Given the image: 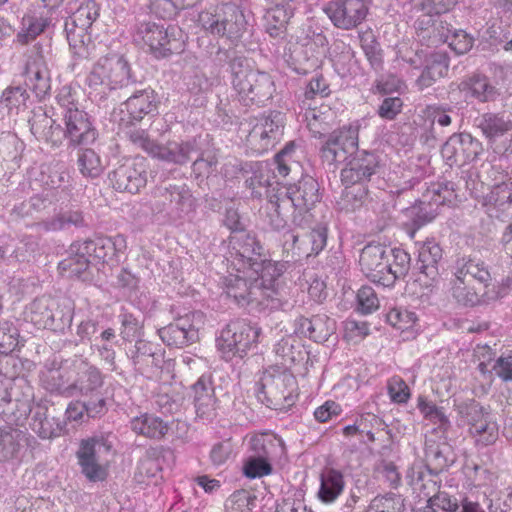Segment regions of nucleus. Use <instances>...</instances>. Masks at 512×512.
<instances>
[{
    "instance_id": "obj_21",
    "label": "nucleus",
    "mask_w": 512,
    "mask_h": 512,
    "mask_svg": "<svg viewBox=\"0 0 512 512\" xmlns=\"http://www.w3.org/2000/svg\"><path fill=\"white\" fill-rule=\"evenodd\" d=\"M22 380H9L0 383V415L11 422H20L32 412L30 395L18 397Z\"/></svg>"
},
{
    "instance_id": "obj_24",
    "label": "nucleus",
    "mask_w": 512,
    "mask_h": 512,
    "mask_svg": "<svg viewBox=\"0 0 512 512\" xmlns=\"http://www.w3.org/2000/svg\"><path fill=\"white\" fill-rule=\"evenodd\" d=\"M72 372H74V359L63 360L60 363L53 361L41 374L43 387L64 397H73Z\"/></svg>"
},
{
    "instance_id": "obj_25",
    "label": "nucleus",
    "mask_w": 512,
    "mask_h": 512,
    "mask_svg": "<svg viewBox=\"0 0 512 512\" xmlns=\"http://www.w3.org/2000/svg\"><path fill=\"white\" fill-rule=\"evenodd\" d=\"M26 86L38 99H43L50 91V72L42 53L29 56L23 72Z\"/></svg>"
},
{
    "instance_id": "obj_13",
    "label": "nucleus",
    "mask_w": 512,
    "mask_h": 512,
    "mask_svg": "<svg viewBox=\"0 0 512 512\" xmlns=\"http://www.w3.org/2000/svg\"><path fill=\"white\" fill-rule=\"evenodd\" d=\"M284 116L281 112H271L253 126L247 136V145L256 154H263L272 148L282 137Z\"/></svg>"
},
{
    "instance_id": "obj_6",
    "label": "nucleus",
    "mask_w": 512,
    "mask_h": 512,
    "mask_svg": "<svg viewBox=\"0 0 512 512\" xmlns=\"http://www.w3.org/2000/svg\"><path fill=\"white\" fill-rule=\"evenodd\" d=\"M297 380L287 370L266 371L256 391L257 399L267 407L288 411L297 401Z\"/></svg>"
},
{
    "instance_id": "obj_19",
    "label": "nucleus",
    "mask_w": 512,
    "mask_h": 512,
    "mask_svg": "<svg viewBox=\"0 0 512 512\" xmlns=\"http://www.w3.org/2000/svg\"><path fill=\"white\" fill-rule=\"evenodd\" d=\"M482 143L468 133L453 134L444 143L441 154L449 166H463L478 158Z\"/></svg>"
},
{
    "instance_id": "obj_20",
    "label": "nucleus",
    "mask_w": 512,
    "mask_h": 512,
    "mask_svg": "<svg viewBox=\"0 0 512 512\" xmlns=\"http://www.w3.org/2000/svg\"><path fill=\"white\" fill-rule=\"evenodd\" d=\"M62 115L65 125L64 137L69 146H87L96 141L98 132L85 111L73 109L63 112Z\"/></svg>"
},
{
    "instance_id": "obj_36",
    "label": "nucleus",
    "mask_w": 512,
    "mask_h": 512,
    "mask_svg": "<svg viewBox=\"0 0 512 512\" xmlns=\"http://www.w3.org/2000/svg\"><path fill=\"white\" fill-rule=\"evenodd\" d=\"M407 481L413 492L418 497H424L428 500L440 488L439 473L436 470L424 465H413L407 471Z\"/></svg>"
},
{
    "instance_id": "obj_12",
    "label": "nucleus",
    "mask_w": 512,
    "mask_h": 512,
    "mask_svg": "<svg viewBox=\"0 0 512 512\" xmlns=\"http://www.w3.org/2000/svg\"><path fill=\"white\" fill-rule=\"evenodd\" d=\"M126 249V238L121 234L113 237H98L94 240L76 241L71 245V251L88 254L90 259L112 265L120 262V255Z\"/></svg>"
},
{
    "instance_id": "obj_39",
    "label": "nucleus",
    "mask_w": 512,
    "mask_h": 512,
    "mask_svg": "<svg viewBox=\"0 0 512 512\" xmlns=\"http://www.w3.org/2000/svg\"><path fill=\"white\" fill-rule=\"evenodd\" d=\"M479 204L490 216L498 217L500 212L510 209L512 204V182H500L487 187Z\"/></svg>"
},
{
    "instance_id": "obj_7",
    "label": "nucleus",
    "mask_w": 512,
    "mask_h": 512,
    "mask_svg": "<svg viewBox=\"0 0 512 512\" xmlns=\"http://www.w3.org/2000/svg\"><path fill=\"white\" fill-rule=\"evenodd\" d=\"M136 82L130 63L122 54L116 52L100 57L86 78L89 87H103L108 90L123 89Z\"/></svg>"
},
{
    "instance_id": "obj_63",
    "label": "nucleus",
    "mask_w": 512,
    "mask_h": 512,
    "mask_svg": "<svg viewBox=\"0 0 512 512\" xmlns=\"http://www.w3.org/2000/svg\"><path fill=\"white\" fill-rule=\"evenodd\" d=\"M367 195L366 187L346 186L337 202L338 207L346 212H354L363 206Z\"/></svg>"
},
{
    "instance_id": "obj_32",
    "label": "nucleus",
    "mask_w": 512,
    "mask_h": 512,
    "mask_svg": "<svg viewBox=\"0 0 512 512\" xmlns=\"http://www.w3.org/2000/svg\"><path fill=\"white\" fill-rule=\"evenodd\" d=\"M163 354L164 352L158 345L143 339H138L127 352L135 370L141 373L149 369L160 368Z\"/></svg>"
},
{
    "instance_id": "obj_27",
    "label": "nucleus",
    "mask_w": 512,
    "mask_h": 512,
    "mask_svg": "<svg viewBox=\"0 0 512 512\" xmlns=\"http://www.w3.org/2000/svg\"><path fill=\"white\" fill-rule=\"evenodd\" d=\"M56 300L49 296H41L35 298L32 302L26 305L23 317L27 322H31L38 328L59 330L66 325L69 321L68 315L60 319L62 325L55 324L53 321L52 308H55Z\"/></svg>"
},
{
    "instance_id": "obj_62",
    "label": "nucleus",
    "mask_w": 512,
    "mask_h": 512,
    "mask_svg": "<svg viewBox=\"0 0 512 512\" xmlns=\"http://www.w3.org/2000/svg\"><path fill=\"white\" fill-rule=\"evenodd\" d=\"M404 498L400 494L386 493L375 496L364 512H403Z\"/></svg>"
},
{
    "instance_id": "obj_45",
    "label": "nucleus",
    "mask_w": 512,
    "mask_h": 512,
    "mask_svg": "<svg viewBox=\"0 0 512 512\" xmlns=\"http://www.w3.org/2000/svg\"><path fill=\"white\" fill-rule=\"evenodd\" d=\"M130 428L138 435L160 440L168 433L169 425L159 416L143 413L131 419Z\"/></svg>"
},
{
    "instance_id": "obj_61",
    "label": "nucleus",
    "mask_w": 512,
    "mask_h": 512,
    "mask_svg": "<svg viewBox=\"0 0 512 512\" xmlns=\"http://www.w3.org/2000/svg\"><path fill=\"white\" fill-rule=\"evenodd\" d=\"M69 253V256L59 263L58 269L67 277L79 278L87 271L91 261L90 257L88 254L71 251V249L69 250Z\"/></svg>"
},
{
    "instance_id": "obj_18",
    "label": "nucleus",
    "mask_w": 512,
    "mask_h": 512,
    "mask_svg": "<svg viewBox=\"0 0 512 512\" xmlns=\"http://www.w3.org/2000/svg\"><path fill=\"white\" fill-rule=\"evenodd\" d=\"M283 238L284 250L292 251L293 256L300 258L302 256L318 255L327 244V227L323 224H317L303 235L294 231H287Z\"/></svg>"
},
{
    "instance_id": "obj_33",
    "label": "nucleus",
    "mask_w": 512,
    "mask_h": 512,
    "mask_svg": "<svg viewBox=\"0 0 512 512\" xmlns=\"http://www.w3.org/2000/svg\"><path fill=\"white\" fill-rule=\"evenodd\" d=\"M31 442L36 443L35 438L23 430L9 425L0 427V462L18 458Z\"/></svg>"
},
{
    "instance_id": "obj_43",
    "label": "nucleus",
    "mask_w": 512,
    "mask_h": 512,
    "mask_svg": "<svg viewBox=\"0 0 512 512\" xmlns=\"http://www.w3.org/2000/svg\"><path fill=\"white\" fill-rule=\"evenodd\" d=\"M196 152L195 141H169L165 145L157 144L153 157L177 165H184Z\"/></svg>"
},
{
    "instance_id": "obj_34",
    "label": "nucleus",
    "mask_w": 512,
    "mask_h": 512,
    "mask_svg": "<svg viewBox=\"0 0 512 512\" xmlns=\"http://www.w3.org/2000/svg\"><path fill=\"white\" fill-rule=\"evenodd\" d=\"M74 372L77 373V377L73 381V396L90 395L104 384L102 372L86 360L74 358Z\"/></svg>"
},
{
    "instance_id": "obj_48",
    "label": "nucleus",
    "mask_w": 512,
    "mask_h": 512,
    "mask_svg": "<svg viewBox=\"0 0 512 512\" xmlns=\"http://www.w3.org/2000/svg\"><path fill=\"white\" fill-rule=\"evenodd\" d=\"M71 226L82 228L86 227L87 223L80 210H68L58 213L50 218H47L36 224L40 231L44 232H58L69 228Z\"/></svg>"
},
{
    "instance_id": "obj_17",
    "label": "nucleus",
    "mask_w": 512,
    "mask_h": 512,
    "mask_svg": "<svg viewBox=\"0 0 512 512\" xmlns=\"http://www.w3.org/2000/svg\"><path fill=\"white\" fill-rule=\"evenodd\" d=\"M229 244L232 248L230 256L227 258V265H231L233 270L243 272L251 266L252 262L259 261L264 257V247L254 235L245 233L234 234L229 237Z\"/></svg>"
},
{
    "instance_id": "obj_23",
    "label": "nucleus",
    "mask_w": 512,
    "mask_h": 512,
    "mask_svg": "<svg viewBox=\"0 0 512 512\" xmlns=\"http://www.w3.org/2000/svg\"><path fill=\"white\" fill-rule=\"evenodd\" d=\"M388 248L381 244H368L360 254L359 265L363 274L372 282L388 287L386 270L388 268Z\"/></svg>"
},
{
    "instance_id": "obj_46",
    "label": "nucleus",
    "mask_w": 512,
    "mask_h": 512,
    "mask_svg": "<svg viewBox=\"0 0 512 512\" xmlns=\"http://www.w3.org/2000/svg\"><path fill=\"white\" fill-rule=\"evenodd\" d=\"M30 427L42 439H53L62 435L65 423L56 418H48L47 408L37 405L33 411Z\"/></svg>"
},
{
    "instance_id": "obj_41",
    "label": "nucleus",
    "mask_w": 512,
    "mask_h": 512,
    "mask_svg": "<svg viewBox=\"0 0 512 512\" xmlns=\"http://www.w3.org/2000/svg\"><path fill=\"white\" fill-rule=\"evenodd\" d=\"M230 168H233L237 171H244V176H248L245 179V185L248 189L252 191V195H261L256 191L257 188L267 185L272 190L274 186L268 182L267 179L263 177V165L259 162H242L237 159L228 161L224 164L222 169V173L224 176L230 175Z\"/></svg>"
},
{
    "instance_id": "obj_35",
    "label": "nucleus",
    "mask_w": 512,
    "mask_h": 512,
    "mask_svg": "<svg viewBox=\"0 0 512 512\" xmlns=\"http://www.w3.org/2000/svg\"><path fill=\"white\" fill-rule=\"evenodd\" d=\"M335 321L327 315H315L311 318L300 316L295 320V333L317 343H323L335 331Z\"/></svg>"
},
{
    "instance_id": "obj_60",
    "label": "nucleus",
    "mask_w": 512,
    "mask_h": 512,
    "mask_svg": "<svg viewBox=\"0 0 512 512\" xmlns=\"http://www.w3.org/2000/svg\"><path fill=\"white\" fill-rule=\"evenodd\" d=\"M470 434L477 445L489 446L498 439V425L491 419L490 414L469 428Z\"/></svg>"
},
{
    "instance_id": "obj_11",
    "label": "nucleus",
    "mask_w": 512,
    "mask_h": 512,
    "mask_svg": "<svg viewBox=\"0 0 512 512\" xmlns=\"http://www.w3.org/2000/svg\"><path fill=\"white\" fill-rule=\"evenodd\" d=\"M360 128V120H355L329 133L320 149L322 160L328 164L340 163L359 151Z\"/></svg>"
},
{
    "instance_id": "obj_49",
    "label": "nucleus",
    "mask_w": 512,
    "mask_h": 512,
    "mask_svg": "<svg viewBox=\"0 0 512 512\" xmlns=\"http://www.w3.org/2000/svg\"><path fill=\"white\" fill-rule=\"evenodd\" d=\"M288 66L297 74L307 75L319 66V58L305 45H293L285 55Z\"/></svg>"
},
{
    "instance_id": "obj_64",
    "label": "nucleus",
    "mask_w": 512,
    "mask_h": 512,
    "mask_svg": "<svg viewBox=\"0 0 512 512\" xmlns=\"http://www.w3.org/2000/svg\"><path fill=\"white\" fill-rule=\"evenodd\" d=\"M456 411L460 422L463 425H468L469 428L473 427L474 424H477L489 414V412L474 399L460 402L456 406Z\"/></svg>"
},
{
    "instance_id": "obj_30",
    "label": "nucleus",
    "mask_w": 512,
    "mask_h": 512,
    "mask_svg": "<svg viewBox=\"0 0 512 512\" xmlns=\"http://www.w3.org/2000/svg\"><path fill=\"white\" fill-rule=\"evenodd\" d=\"M318 480L316 498L325 505L336 503L346 487L344 473L334 467H324L319 473Z\"/></svg>"
},
{
    "instance_id": "obj_54",
    "label": "nucleus",
    "mask_w": 512,
    "mask_h": 512,
    "mask_svg": "<svg viewBox=\"0 0 512 512\" xmlns=\"http://www.w3.org/2000/svg\"><path fill=\"white\" fill-rule=\"evenodd\" d=\"M273 352L279 364L290 367L303 360V351L299 341L292 335L282 337L275 345Z\"/></svg>"
},
{
    "instance_id": "obj_58",
    "label": "nucleus",
    "mask_w": 512,
    "mask_h": 512,
    "mask_svg": "<svg viewBox=\"0 0 512 512\" xmlns=\"http://www.w3.org/2000/svg\"><path fill=\"white\" fill-rule=\"evenodd\" d=\"M281 447V439L274 435L263 433L253 436L250 440V449L254 453L252 456L269 461H271V458L276 455L277 450Z\"/></svg>"
},
{
    "instance_id": "obj_10",
    "label": "nucleus",
    "mask_w": 512,
    "mask_h": 512,
    "mask_svg": "<svg viewBox=\"0 0 512 512\" xmlns=\"http://www.w3.org/2000/svg\"><path fill=\"white\" fill-rule=\"evenodd\" d=\"M112 444L102 435L82 439L76 451L77 464L83 476L90 482L104 481L108 468L102 463V453H108Z\"/></svg>"
},
{
    "instance_id": "obj_51",
    "label": "nucleus",
    "mask_w": 512,
    "mask_h": 512,
    "mask_svg": "<svg viewBox=\"0 0 512 512\" xmlns=\"http://www.w3.org/2000/svg\"><path fill=\"white\" fill-rule=\"evenodd\" d=\"M171 195L169 216L182 218L194 211L196 200L186 184H171Z\"/></svg>"
},
{
    "instance_id": "obj_15",
    "label": "nucleus",
    "mask_w": 512,
    "mask_h": 512,
    "mask_svg": "<svg viewBox=\"0 0 512 512\" xmlns=\"http://www.w3.org/2000/svg\"><path fill=\"white\" fill-rule=\"evenodd\" d=\"M380 169L379 156L367 150L356 151L341 170V181L345 186H363L371 181Z\"/></svg>"
},
{
    "instance_id": "obj_22",
    "label": "nucleus",
    "mask_w": 512,
    "mask_h": 512,
    "mask_svg": "<svg viewBox=\"0 0 512 512\" xmlns=\"http://www.w3.org/2000/svg\"><path fill=\"white\" fill-rule=\"evenodd\" d=\"M113 188L120 192L137 193L147 183V171L142 161L126 160L109 174Z\"/></svg>"
},
{
    "instance_id": "obj_44",
    "label": "nucleus",
    "mask_w": 512,
    "mask_h": 512,
    "mask_svg": "<svg viewBox=\"0 0 512 512\" xmlns=\"http://www.w3.org/2000/svg\"><path fill=\"white\" fill-rule=\"evenodd\" d=\"M49 21L42 13L36 10H27L18 28L15 42L20 45H27L34 41L48 26Z\"/></svg>"
},
{
    "instance_id": "obj_50",
    "label": "nucleus",
    "mask_w": 512,
    "mask_h": 512,
    "mask_svg": "<svg viewBox=\"0 0 512 512\" xmlns=\"http://www.w3.org/2000/svg\"><path fill=\"white\" fill-rule=\"evenodd\" d=\"M294 14V8L288 3L279 2L269 8L265 15V27L272 37L280 36L286 29V26Z\"/></svg>"
},
{
    "instance_id": "obj_55",
    "label": "nucleus",
    "mask_w": 512,
    "mask_h": 512,
    "mask_svg": "<svg viewBox=\"0 0 512 512\" xmlns=\"http://www.w3.org/2000/svg\"><path fill=\"white\" fill-rule=\"evenodd\" d=\"M388 268L386 270V283L388 287L394 285L397 279L407 275L410 269V255L401 248L388 249Z\"/></svg>"
},
{
    "instance_id": "obj_2",
    "label": "nucleus",
    "mask_w": 512,
    "mask_h": 512,
    "mask_svg": "<svg viewBox=\"0 0 512 512\" xmlns=\"http://www.w3.org/2000/svg\"><path fill=\"white\" fill-rule=\"evenodd\" d=\"M70 16L65 20L64 31L70 50L79 60L95 57V44L89 29L99 16V6L94 0H73L69 2Z\"/></svg>"
},
{
    "instance_id": "obj_59",
    "label": "nucleus",
    "mask_w": 512,
    "mask_h": 512,
    "mask_svg": "<svg viewBox=\"0 0 512 512\" xmlns=\"http://www.w3.org/2000/svg\"><path fill=\"white\" fill-rule=\"evenodd\" d=\"M307 126L315 137H321L324 132L330 127L333 112L328 106H321L320 108L308 109L305 113Z\"/></svg>"
},
{
    "instance_id": "obj_56",
    "label": "nucleus",
    "mask_w": 512,
    "mask_h": 512,
    "mask_svg": "<svg viewBox=\"0 0 512 512\" xmlns=\"http://www.w3.org/2000/svg\"><path fill=\"white\" fill-rule=\"evenodd\" d=\"M266 209L269 211V225L274 230L283 229L287 224V219L292 217L293 213L291 208H283V199L273 189L269 190Z\"/></svg>"
},
{
    "instance_id": "obj_16",
    "label": "nucleus",
    "mask_w": 512,
    "mask_h": 512,
    "mask_svg": "<svg viewBox=\"0 0 512 512\" xmlns=\"http://www.w3.org/2000/svg\"><path fill=\"white\" fill-rule=\"evenodd\" d=\"M368 11V4L364 0H331L324 7L333 25L343 30H351L360 25Z\"/></svg>"
},
{
    "instance_id": "obj_40",
    "label": "nucleus",
    "mask_w": 512,
    "mask_h": 512,
    "mask_svg": "<svg viewBox=\"0 0 512 512\" xmlns=\"http://www.w3.org/2000/svg\"><path fill=\"white\" fill-rule=\"evenodd\" d=\"M128 115L127 122H139L146 115L157 109L156 94L152 89H143L135 92L124 103Z\"/></svg>"
},
{
    "instance_id": "obj_26",
    "label": "nucleus",
    "mask_w": 512,
    "mask_h": 512,
    "mask_svg": "<svg viewBox=\"0 0 512 512\" xmlns=\"http://www.w3.org/2000/svg\"><path fill=\"white\" fill-rule=\"evenodd\" d=\"M443 258V250L434 239H428L418 248L417 269L419 270L418 281H423L429 287L439 275L438 265Z\"/></svg>"
},
{
    "instance_id": "obj_47",
    "label": "nucleus",
    "mask_w": 512,
    "mask_h": 512,
    "mask_svg": "<svg viewBox=\"0 0 512 512\" xmlns=\"http://www.w3.org/2000/svg\"><path fill=\"white\" fill-rule=\"evenodd\" d=\"M449 58L445 53L435 52L430 55L428 64L418 77L416 83L420 90L432 86L438 79L447 75Z\"/></svg>"
},
{
    "instance_id": "obj_4",
    "label": "nucleus",
    "mask_w": 512,
    "mask_h": 512,
    "mask_svg": "<svg viewBox=\"0 0 512 512\" xmlns=\"http://www.w3.org/2000/svg\"><path fill=\"white\" fill-rule=\"evenodd\" d=\"M136 44L148 47L149 53L156 59H166L185 50V34L175 25L139 22L133 32Z\"/></svg>"
},
{
    "instance_id": "obj_28",
    "label": "nucleus",
    "mask_w": 512,
    "mask_h": 512,
    "mask_svg": "<svg viewBox=\"0 0 512 512\" xmlns=\"http://www.w3.org/2000/svg\"><path fill=\"white\" fill-rule=\"evenodd\" d=\"M449 292L452 298L465 307H474L480 304H489L501 297L499 291L493 287L487 289L481 296L476 292L474 287L470 286V282L459 277H452L450 280Z\"/></svg>"
},
{
    "instance_id": "obj_29",
    "label": "nucleus",
    "mask_w": 512,
    "mask_h": 512,
    "mask_svg": "<svg viewBox=\"0 0 512 512\" xmlns=\"http://www.w3.org/2000/svg\"><path fill=\"white\" fill-rule=\"evenodd\" d=\"M158 335L166 345L182 348L197 341L198 330L191 323L190 317L186 315L160 328Z\"/></svg>"
},
{
    "instance_id": "obj_14",
    "label": "nucleus",
    "mask_w": 512,
    "mask_h": 512,
    "mask_svg": "<svg viewBox=\"0 0 512 512\" xmlns=\"http://www.w3.org/2000/svg\"><path fill=\"white\" fill-rule=\"evenodd\" d=\"M228 275L223 278L225 293L233 298L240 306L255 304L264 309L265 300L262 297L261 288L258 283L251 279L248 274L237 272L227 265Z\"/></svg>"
},
{
    "instance_id": "obj_42",
    "label": "nucleus",
    "mask_w": 512,
    "mask_h": 512,
    "mask_svg": "<svg viewBox=\"0 0 512 512\" xmlns=\"http://www.w3.org/2000/svg\"><path fill=\"white\" fill-rule=\"evenodd\" d=\"M477 121L478 127L491 146L495 145L498 138L512 131V119L504 113H484Z\"/></svg>"
},
{
    "instance_id": "obj_57",
    "label": "nucleus",
    "mask_w": 512,
    "mask_h": 512,
    "mask_svg": "<svg viewBox=\"0 0 512 512\" xmlns=\"http://www.w3.org/2000/svg\"><path fill=\"white\" fill-rule=\"evenodd\" d=\"M333 66L341 77H348L356 73L357 59L351 46L344 43L335 46Z\"/></svg>"
},
{
    "instance_id": "obj_31",
    "label": "nucleus",
    "mask_w": 512,
    "mask_h": 512,
    "mask_svg": "<svg viewBox=\"0 0 512 512\" xmlns=\"http://www.w3.org/2000/svg\"><path fill=\"white\" fill-rule=\"evenodd\" d=\"M193 403L199 418L210 421L216 415V398L211 374H203L191 386Z\"/></svg>"
},
{
    "instance_id": "obj_1",
    "label": "nucleus",
    "mask_w": 512,
    "mask_h": 512,
    "mask_svg": "<svg viewBox=\"0 0 512 512\" xmlns=\"http://www.w3.org/2000/svg\"><path fill=\"white\" fill-rule=\"evenodd\" d=\"M215 61L220 66L227 65L230 83L243 106L262 107L272 99L276 90L272 77L256 68L247 57L233 48H219Z\"/></svg>"
},
{
    "instance_id": "obj_38",
    "label": "nucleus",
    "mask_w": 512,
    "mask_h": 512,
    "mask_svg": "<svg viewBox=\"0 0 512 512\" xmlns=\"http://www.w3.org/2000/svg\"><path fill=\"white\" fill-rule=\"evenodd\" d=\"M453 276L460 279H465L470 283L476 281L482 284L485 288H489L492 276L488 266L483 260L476 257H462L456 260L453 266Z\"/></svg>"
},
{
    "instance_id": "obj_53",
    "label": "nucleus",
    "mask_w": 512,
    "mask_h": 512,
    "mask_svg": "<svg viewBox=\"0 0 512 512\" xmlns=\"http://www.w3.org/2000/svg\"><path fill=\"white\" fill-rule=\"evenodd\" d=\"M460 89L481 102L494 100L497 96V89L490 83L489 79L480 74H475L460 84Z\"/></svg>"
},
{
    "instance_id": "obj_5",
    "label": "nucleus",
    "mask_w": 512,
    "mask_h": 512,
    "mask_svg": "<svg viewBox=\"0 0 512 512\" xmlns=\"http://www.w3.org/2000/svg\"><path fill=\"white\" fill-rule=\"evenodd\" d=\"M287 264L288 262L272 261L263 257L247 268L246 274L261 288L265 300L264 309H284L288 305V294L280 282V277L287 270Z\"/></svg>"
},
{
    "instance_id": "obj_37",
    "label": "nucleus",
    "mask_w": 512,
    "mask_h": 512,
    "mask_svg": "<svg viewBox=\"0 0 512 512\" xmlns=\"http://www.w3.org/2000/svg\"><path fill=\"white\" fill-rule=\"evenodd\" d=\"M457 199L455 193L454 183L452 182H439L429 187L425 194H423L421 205H428L430 210L425 213L424 219L420 225L431 221L436 216L437 209L441 205L452 204Z\"/></svg>"
},
{
    "instance_id": "obj_9",
    "label": "nucleus",
    "mask_w": 512,
    "mask_h": 512,
    "mask_svg": "<svg viewBox=\"0 0 512 512\" xmlns=\"http://www.w3.org/2000/svg\"><path fill=\"white\" fill-rule=\"evenodd\" d=\"M260 328L251 326L244 320H235L222 329L216 339L217 348L226 361L234 357L243 358L260 335Z\"/></svg>"
},
{
    "instance_id": "obj_3",
    "label": "nucleus",
    "mask_w": 512,
    "mask_h": 512,
    "mask_svg": "<svg viewBox=\"0 0 512 512\" xmlns=\"http://www.w3.org/2000/svg\"><path fill=\"white\" fill-rule=\"evenodd\" d=\"M272 189L283 199V208L293 210V224L301 229L309 227L311 222L309 211L322 198L317 180L312 176L304 175L296 183L290 185L277 183Z\"/></svg>"
},
{
    "instance_id": "obj_8",
    "label": "nucleus",
    "mask_w": 512,
    "mask_h": 512,
    "mask_svg": "<svg viewBox=\"0 0 512 512\" xmlns=\"http://www.w3.org/2000/svg\"><path fill=\"white\" fill-rule=\"evenodd\" d=\"M199 23L211 35L225 37L232 42L239 40L247 27L243 9L232 2L219 5L214 11L201 12Z\"/></svg>"
},
{
    "instance_id": "obj_52",
    "label": "nucleus",
    "mask_w": 512,
    "mask_h": 512,
    "mask_svg": "<svg viewBox=\"0 0 512 512\" xmlns=\"http://www.w3.org/2000/svg\"><path fill=\"white\" fill-rule=\"evenodd\" d=\"M105 163L100 154L92 148H82L77 153V168L87 179L100 177L105 170Z\"/></svg>"
}]
</instances>
